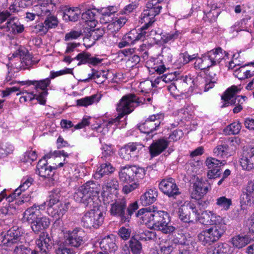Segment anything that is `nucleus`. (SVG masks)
<instances>
[{
	"instance_id": "14",
	"label": "nucleus",
	"mask_w": 254,
	"mask_h": 254,
	"mask_svg": "<svg viewBox=\"0 0 254 254\" xmlns=\"http://www.w3.org/2000/svg\"><path fill=\"white\" fill-rule=\"evenodd\" d=\"M210 186L205 180L198 178L190 187V196L195 199H201L208 192Z\"/></svg>"
},
{
	"instance_id": "23",
	"label": "nucleus",
	"mask_w": 254,
	"mask_h": 254,
	"mask_svg": "<svg viewBox=\"0 0 254 254\" xmlns=\"http://www.w3.org/2000/svg\"><path fill=\"white\" fill-rule=\"evenodd\" d=\"M100 248L107 253L115 252L118 248L115 243V237L113 235H108L102 239L100 243Z\"/></svg>"
},
{
	"instance_id": "62",
	"label": "nucleus",
	"mask_w": 254,
	"mask_h": 254,
	"mask_svg": "<svg viewBox=\"0 0 254 254\" xmlns=\"http://www.w3.org/2000/svg\"><path fill=\"white\" fill-rule=\"evenodd\" d=\"M139 186L138 182H135L132 184L126 185L122 189L123 192L125 194H128L138 188Z\"/></svg>"
},
{
	"instance_id": "45",
	"label": "nucleus",
	"mask_w": 254,
	"mask_h": 254,
	"mask_svg": "<svg viewBox=\"0 0 254 254\" xmlns=\"http://www.w3.org/2000/svg\"><path fill=\"white\" fill-rule=\"evenodd\" d=\"M15 17L10 18L7 20V24H9L10 31L13 34H17L22 32L24 30V26L21 24L18 21H15Z\"/></svg>"
},
{
	"instance_id": "37",
	"label": "nucleus",
	"mask_w": 254,
	"mask_h": 254,
	"mask_svg": "<svg viewBox=\"0 0 254 254\" xmlns=\"http://www.w3.org/2000/svg\"><path fill=\"white\" fill-rule=\"evenodd\" d=\"M38 174L43 180H47L48 184H53L54 179L53 177L54 173L53 171L52 167L51 166H47L45 168H41L40 169L37 170Z\"/></svg>"
},
{
	"instance_id": "61",
	"label": "nucleus",
	"mask_w": 254,
	"mask_h": 254,
	"mask_svg": "<svg viewBox=\"0 0 254 254\" xmlns=\"http://www.w3.org/2000/svg\"><path fill=\"white\" fill-rule=\"evenodd\" d=\"M131 232V229L122 227L119 229L118 234L122 239L127 240L129 238Z\"/></svg>"
},
{
	"instance_id": "20",
	"label": "nucleus",
	"mask_w": 254,
	"mask_h": 254,
	"mask_svg": "<svg viewBox=\"0 0 254 254\" xmlns=\"http://www.w3.org/2000/svg\"><path fill=\"white\" fill-rule=\"evenodd\" d=\"M36 245L41 254H47L49 252L52 247V241L47 233L43 232L40 235L36 240Z\"/></svg>"
},
{
	"instance_id": "19",
	"label": "nucleus",
	"mask_w": 254,
	"mask_h": 254,
	"mask_svg": "<svg viewBox=\"0 0 254 254\" xmlns=\"http://www.w3.org/2000/svg\"><path fill=\"white\" fill-rule=\"evenodd\" d=\"M193 82L190 75L182 76L180 79L176 80L175 83L168 86V89L170 91H173L175 89H177V85H178V87L183 91H186L188 89L192 87L194 84Z\"/></svg>"
},
{
	"instance_id": "59",
	"label": "nucleus",
	"mask_w": 254,
	"mask_h": 254,
	"mask_svg": "<svg viewBox=\"0 0 254 254\" xmlns=\"http://www.w3.org/2000/svg\"><path fill=\"white\" fill-rule=\"evenodd\" d=\"M44 24L46 25L48 29L55 27L58 25L57 18L54 16H48L45 20Z\"/></svg>"
},
{
	"instance_id": "5",
	"label": "nucleus",
	"mask_w": 254,
	"mask_h": 254,
	"mask_svg": "<svg viewBox=\"0 0 254 254\" xmlns=\"http://www.w3.org/2000/svg\"><path fill=\"white\" fill-rule=\"evenodd\" d=\"M105 216L99 208H94L83 214L81 223L84 228L98 229L103 224Z\"/></svg>"
},
{
	"instance_id": "58",
	"label": "nucleus",
	"mask_w": 254,
	"mask_h": 254,
	"mask_svg": "<svg viewBox=\"0 0 254 254\" xmlns=\"http://www.w3.org/2000/svg\"><path fill=\"white\" fill-rule=\"evenodd\" d=\"M173 250V243L172 242H170L160 247L159 254H170Z\"/></svg>"
},
{
	"instance_id": "18",
	"label": "nucleus",
	"mask_w": 254,
	"mask_h": 254,
	"mask_svg": "<svg viewBox=\"0 0 254 254\" xmlns=\"http://www.w3.org/2000/svg\"><path fill=\"white\" fill-rule=\"evenodd\" d=\"M169 141L167 138H161L154 140L149 148L151 157H155L160 154L169 146Z\"/></svg>"
},
{
	"instance_id": "47",
	"label": "nucleus",
	"mask_w": 254,
	"mask_h": 254,
	"mask_svg": "<svg viewBox=\"0 0 254 254\" xmlns=\"http://www.w3.org/2000/svg\"><path fill=\"white\" fill-rule=\"evenodd\" d=\"M229 146L227 144H223L217 145L213 150L215 155L217 157L220 156L221 158H224L227 157L228 155Z\"/></svg>"
},
{
	"instance_id": "42",
	"label": "nucleus",
	"mask_w": 254,
	"mask_h": 254,
	"mask_svg": "<svg viewBox=\"0 0 254 254\" xmlns=\"http://www.w3.org/2000/svg\"><path fill=\"white\" fill-rule=\"evenodd\" d=\"M206 166L208 169H216L221 170V167L226 164L224 160H220L213 157H208L205 161Z\"/></svg>"
},
{
	"instance_id": "57",
	"label": "nucleus",
	"mask_w": 254,
	"mask_h": 254,
	"mask_svg": "<svg viewBox=\"0 0 254 254\" xmlns=\"http://www.w3.org/2000/svg\"><path fill=\"white\" fill-rule=\"evenodd\" d=\"M156 238V234L153 231L145 230L140 234L139 239L141 240L150 241Z\"/></svg>"
},
{
	"instance_id": "15",
	"label": "nucleus",
	"mask_w": 254,
	"mask_h": 254,
	"mask_svg": "<svg viewBox=\"0 0 254 254\" xmlns=\"http://www.w3.org/2000/svg\"><path fill=\"white\" fill-rule=\"evenodd\" d=\"M19 56L21 60V67L23 69H29L33 65L38 63V61H35L32 60V56L25 48H19L12 55V57Z\"/></svg>"
},
{
	"instance_id": "40",
	"label": "nucleus",
	"mask_w": 254,
	"mask_h": 254,
	"mask_svg": "<svg viewBox=\"0 0 254 254\" xmlns=\"http://www.w3.org/2000/svg\"><path fill=\"white\" fill-rule=\"evenodd\" d=\"M198 239L202 245L205 246L210 245L216 242V238H214L209 229L202 231L198 235Z\"/></svg>"
},
{
	"instance_id": "32",
	"label": "nucleus",
	"mask_w": 254,
	"mask_h": 254,
	"mask_svg": "<svg viewBox=\"0 0 254 254\" xmlns=\"http://www.w3.org/2000/svg\"><path fill=\"white\" fill-rule=\"evenodd\" d=\"M128 243V247L126 245L123 247L125 251L127 249L129 252V248L133 254H140L141 253L142 250L141 243L135 238L134 236L131 237Z\"/></svg>"
},
{
	"instance_id": "50",
	"label": "nucleus",
	"mask_w": 254,
	"mask_h": 254,
	"mask_svg": "<svg viewBox=\"0 0 254 254\" xmlns=\"http://www.w3.org/2000/svg\"><path fill=\"white\" fill-rule=\"evenodd\" d=\"M247 97L245 96H237L232 98L228 101H224L225 103L221 106V108H224L231 105H237L238 104H243Z\"/></svg>"
},
{
	"instance_id": "24",
	"label": "nucleus",
	"mask_w": 254,
	"mask_h": 254,
	"mask_svg": "<svg viewBox=\"0 0 254 254\" xmlns=\"http://www.w3.org/2000/svg\"><path fill=\"white\" fill-rule=\"evenodd\" d=\"M199 220L200 222L206 225H213L222 220V218L210 211H204L201 213Z\"/></svg>"
},
{
	"instance_id": "25",
	"label": "nucleus",
	"mask_w": 254,
	"mask_h": 254,
	"mask_svg": "<svg viewBox=\"0 0 254 254\" xmlns=\"http://www.w3.org/2000/svg\"><path fill=\"white\" fill-rule=\"evenodd\" d=\"M158 191L155 188L149 189L140 196V200L143 205H149L156 201Z\"/></svg>"
},
{
	"instance_id": "44",
	"label": "nucleus",
	"mask_w": 254,
	"mask_h": 254,
	"mask_svg": "<svg viewBox=\"0 0 254 254\" xmlns=\"http://www.w3.org/2000/svg\"><path fill=\"white\" fill-rule=\"evenodd\" d=\"M119 189V183L116 178H110L107 180L103 186L104 191L114 192Z\"/></svg>"
},
{
	"instance_id": "6",
	"label": "nucleus",
	"mask_w": 254,
	"mask_h": 254,
	"mask_svg": "<svg viewBox=\"0 0 254 254\" xmlns=\"http://www.w3.org/2000/svg\"><path fill=\"white\" fill-rule=\"evenodd\" d=\"M145 174L146 171L143 168L136 166L126 165L121 167L119 176L122 181L131 183L138 182L139 180L144 178Z\"/></svg>"
},
{
	"instance_id": "8",
	"label": "nucleus",
	"mask_w": 254,
	"mask_h": 254,
	"mask_svg": "<svg viewBox=\"0 0 254 254\" xmlns=\"http://www.w3.org/2000/svg\"><path fill=\"white\" fill-rule=\"evenodd\" d=\"M146 8L141 14V20L142 22L145 23V28H147L155 21L154 18L160 12L162 6L158 5V0H149Z\"/></svg>"
},
{
	"instance_id": "36",
	"label": "nucleus",
	"mask_w": 254,
	"mask_h": 254,
	"mask_svg": "<svg viewBox=\"0 0 254 254\" xmlns=\"http://www.w3.org/2000/svg\"><path fill=\"white\" fill-rule=\"evenodd\" d=\"M80 13V10L78 7L73 8L66 7L64 10L63 16L65 20L75 22L79 19Z\"/></svg>"
},
{
	"instance_id": "60",
	"label": "nucleus",
	"mask_w": 254,
	"mask_h": 254,
	"mask_svg": "<svg viewBox=\"0 0 254 254\" xmlns=\"http://www.w3.org/2000/svg\"><path fill=\"white\" fill-rule=\"evenodd\" d=\"M216 65L219 64L222 60L224 59L225 57H228V53H226L221 48H216Z\"/></svg>"
},
{
	"instance_id": "16",
	"label": "nucleus",
	"mask_w": 254,
	"mask_h": 254,
	"mask_svg": "<svg viewBox=\"0 0 254 254\" xmlns=\"http://www.w3.org/2000/svg\"><path fill=\"white\" fill-rule=\"evenodd\" d=\"M240 163L245 170L250 171L254 168V146L247 147L243 150Z\"/></svg>"
},
{
	"instance_id": "38",
	"label": "nucleus",
	"mask_w": 254,
	"mask_h": 254,
	"mask_svg": "<svg viewBox=\"0 0 254 254\" xmlns=\"http://www.w3.org/2000/svg\"><path fill=\"white\" fill-rule=\"evenodd\" d=\"M94 9H88L84 12L81 15L82 19L85 22H88V25L91 27L95 26L97 23V15Z\"/></svg>"
},
{
	"instance_id": "2",
	"label": "nucleus",
	"mask_w": 254,
	"mask_h": 254,
	"mask_svg": "<svg viewBox=\"0 0 254 254\" xmlns=\"http://www.w3.org/2000/svg\"><path fill=\"white\" fill-rule=\"evenodd\" d=\"M138 208L136 201L130 203L127 206V199L122 196L115 199L111 204L110 211L112 215L119 217L121 222L126 223L129 222L131 215Z\"/></svg>"
},
{
	"instance_id": "7",
	"label": "nucleus",
	"mask_w": 254,
	"mask_h": 254,
	"mask_svg": "<svg viewBox=\"0 0 254 254\" xmlns=\"http://www.w3.org/2000/svg\"><path fill=\"white\" fill-rule=\"evenodd\" d=\"M169 214L164 211H154L152 227L160 231L164 234H170L174 232L175 228L169 224Z\"/></svg>"
},
{
	"instance_id": "34",
	"label": "nucleus",
	"mask_w": 254,
	"mask_h": 254,
	"mask_svg": "<svg viewBox=\"0 0 254 254\" xmlns=\"http://www.w3.org/2000/svg\"><path fill=\"white\" fill-rule=\"evenodd\" d=\"M229 246L226 243H219L207 248V254H228Z\"/></svg>"
},
{
	"instance_id": "51",
	"label": "nucleus",
	"mask_w": 254,
	"mask_h": 254,
	"mask_svg": "<svg viewBox=\"0 0 254 254\" xmlns=\"http://www.w3.org/2000/svg\"><path fill=\"white\" fill-rule=\"evenodd\" d=\"M216 204L225 210H227L232 205V200L225 196H221L216 199Z\"/></svg>"
},
{
	"instance_id": "35",
	"label": "nucleus",
	"mask_w": 254,
	"mask_h": 254,
	"mask_svg": "<svg viewBox=\"0 0 254 254\" xmlns=\"http://www.w3.org/2000/svg\"><path fill=\"white\" fill-rule=\"evenodd\" d=\"M22 82L23 84L33 85L36 90L40 89L44 91H47V87L50 85L51 80L49 78H47L40 80H27Z\"/></svg>"
},
{
	"instance_id": "22",
	"label": "nucleus",
	"mask_w": 254,
	"mask_h": 254,
	"mask_svg": "<svg viewBox=\"0 0 254 254\" xmlns=\"http://www.w3.org/2000/svg\"><path fill=\"white\" fill-rule=\"evenodd\" d=\"M50 222L48 218L41 215L34 221L31 222L32 231L35 234H38L47 229L50 225Z\"/></svg>"
},
{
	"instance_id": "52",
	"label": "nucleus",
	"mask_w": 254,
	"mask_h": 254,
	"mask_svg": "<svg viewBox=\"0 0 254 254\" xmlns=\"http://www.w3.org/2000/svg\"><path fill=\"white\" fill-rule=\"evenodd\" d=\"M238 91L239 89L236 86H232L226 90L224 94L221 96V99L224 101H228L234 97Z\"/></svg>"
},
{
	"instance_id": "4",
	"label": "nucleus",
	"mask_w": 254,
	"mask_h": 254,
	"mask_svg": "<svg viewBox=\"0 0 254 254\" xmlns=\"http://www.w3.org/2000/svg\"><path fill=\"white\" fill-rule=\"evenodd\" d=\"M23 240V235L19 229H10L4 236L2 242L3 244L7 246L17 244L13 250V254H39L35 250H31L22 244L19 245V243H22Z\"/></svg>"
},
{
	"instance_id": "55",
	"label": "nucleus",
	"mask_w": 254,
	"mask_h": 254,
	"mask_svg": "<svg viewBox=\"0 0 254 254\" xmlns=\"http://www.w3.org/2000/svg\"><path fill=\"white\" fill-rule=\"evenodd\" d=\"M242 126L239 122H235L227 127L226 129L229 130V134H237L240 132Z\"/></svg>"
},
{
	"instance_id": "30",
	"label": "nucleus",
	"mask_w": 254,
	"mask_h": 254,
	"mask_svg": "<svg viewBox=\"0 0 254 254\" xmlns=\"http://www.w3.org/2000/svg\"><path fill=\"white\" fill-rule=\"evenodd\" d=\"M115 171V168L110 163L106 162L102 164L94 174V178L100 179L102 177L113 173Z\"/></svg>"
},
{
	"instance_id": "12",
	"label": "nucleus",
	"mask_w": 254,
	"mask_h": 254,
	"mask_svg": "<svg viewBox=\"0 0 254 254\" xmlns=\"http://www.w3.org/2000/svg\"><path fill=\"white\" fill-rule=\"evenodd\" d=\"M144 147V145L139 143H128L120 149L119 155L122 158L126 160H129L136 157Z\"/></svg>"
},
{
	"instance_id": "13",
	"label": "nucleus",
	"mask_w": 254,
	"mask_h": 254,
	"mask_svg": "<svg viewBox=\"0 0 254 254\" xmlns=\"http://www.w3.org/2000/svg\"><path fill=\"white\" fill-rule=\"evenodd\" d=\"M159 189L169 197L175 198L181 193L175 180L172 178L163 179L159 184Z\"/></svg>"
},
{
	"instance_id": "48",
	"label": "nucleus",
	"mask_w": 254,
	"mask_h": 254,
	"mask_svg": "<svg viewBox=\"0 0 254 254\" xmlns=\"http://www.w3.org/2000/svg\"><path fill=\"white\" fill-rule=\"evenodd\" d=\"M61 197L60 190L58 189L54 190L50 192L49 195V200L48 203V206L49 207H52L55 204L59 202L60 198Z\"/></svg>"
},
{
	"instance_id": "54",
	"label": "nucleus",
	"mask_w": 254,
	"mask_h": 254,
	"mask_svg": "<svg viewBox=\"0 0 254 254\" xmlns=\"http://www.w3.org/2000/svg\"><path fill=\"white\" fill-rule=\"evenodd\" d=\"M90 56V54L87 52H83L79 53L75 57V59L79 61L77 65L88 64Z\"/></svg>"
},
{
	"instance_id": "43",
	"label": "nucleus",
	"mask_w": 254,
	"mask_h": 254,
	"mask_svg": "<svg viewBox=\"0 0 254 254\" xmlns=\"http://www.w3.org/2000/svg\"><path fill=\"white\" fill-rule=\"evenodd\" d=\"M101 98V95L99 94H94L91 96L85 97L84 98L77 100V105L80 106H87L92 104L95 102H98Z\"/></svg>"
},
{
	"instance_id": "27",
	"label": "nucleus",
	"mask_w": 254,
	"mask_h": 254,
	"mask_svg": "<svg viewBox=\"0 0 254 254\" xmlns=\"http://www.w3.org/2000/svg\"><path fill=\"white\" fill-rule=\"evenodd\" d=\"M145 27L143 26L140 28L139 33H138L136 30H132L128 33L125 35L126 39H127L130 44H133L134 42L139 40H143L146 36V32Z\"/></svg>"
},
{
	"instance_id": "1",
	"label": "nucleus",
	"mask_w": 254,
	"mask_h": 254,
	"mask_svg": "<svg viewBox=\"0 0 254 254\" xmlns=\"http://www.w3.org/2000/svg\"><path fill=\"white\" fill-rule=\"evenodd\" d=\"M145 103V99L139 98L134 94H128L123 96L117 106V111L120 114L117 118L109 120L107 126L117 125L125 115L130 114L133 111L135 107Z\"/></svg>"
},
{
	"instance_id": "41",
	"label": "nucleus",
	"mask_w": 254,
	"mask_h": 254,
	"mask_svg": "<svg viewBox=\"0 0 254 254\" xmlns=\"http://www.w3.org/2000/svg\"><path fill=\"white\" fill-rule=\"evenodd\" d=\"M231 242L234 247L241 249L249 244L250 240L246 235H239L232 238Z\"/></svg>"
},
{
	"instance_id": "56",
	"label": "nucleus",
	"mask_w": 254,
	"mask_h": 254,
	"mask_svg": "<svg viewBox=\"0 0 254 254\" xmlns=\"http://www.w3.org/2000/svg\"><path fill=\"white\" fill-rule=\"evenodd\" d=\"M82 35L81 30L75 31L71 30L69 32L65 34L64 36V40L69 41L77 39Z\"/></svg>"
},
{
	"instance_id": "17",
	"label": "nucleus",
	"mask_w": 254,
	"mask_h": 254,
	"mask_svg": "<svg viewBox=\"0 0 254 254\" xmlns=\"http://www.w3.org/2000/svg\"><path fill=\"white\" fill-rule=\"evenodd\" d=\"M84 232L81 229L68 231L66 236V243L72 247H79L84 243Z\"/></svg>"
},
{
	"instance_id": "26",
	"label": "nucleus",
	"mask_w": 254,
	"mask_h": 254,
	"mask_svg": "<svg viewBox=\"0 0 254 254\" xmlns=\"http://www.w3.org/2000/svg\"><path fill=\"white\" fill-rule=\"evenodd\" d=\"M148 208H142L139 210L136 216L140 220L141 223L152 226L154 211H151Z\"/></svg>"
},
{
	"instance_id": "10",
	"label": "nucleus",
	"mask_w": 254,
	"mask_h": 254,
	"mask_svg": "<svg viewBox=\"0 0 254 254\" xmlns=\"http://www.w3.org/2000/svg\"><path fill=\"white\" fill-rule=\"evenodd\" d=\"M199 214L195 205L191 202L187 203L179 209V216L180 220L185 223H194L199 218Z\"/></svg>"
},
{
	"instance_id": "49",
	"label": "nucleus",
	"mask_w": 254,
	"mask_h": 254,
	"mask_svg": "<svg viewBox=\"0 0 254 254\" xmlns=\"http://www.w3.org/2000/svg\"><path fill=\"white\" fill-rule=\"evenodd\" d=\"M180 34V33L178 31L166 33L162 36L161 41L163 44L172 42L179 38Z\"/></svg>"
},
{
	"instance_id": "64",
	"label": "nucleus",
	"mask_w": 254,
	"mask_h": 254,
	"mask_svg": "<svg viewBox=\"0 0 254 254\" xmlns=\"http://www.w3.org/2000/svg\"><path fill=\"white\" fill-rule=\"evenodd\" d=\"M192 251L191 245L187 244H181L179 247V254H190Z\"/></svg>"
},
{
	"instance_id": "3",
	"label": "nucleus",
	"mask_w": 254,
	"mask_h": 254,
	"mask_svg": "<svg viewBox=\"0 0 254 254\" xmlns=\"http://www.w3.org/2000/svg\"><path fill=\"white\" fill-rule=\"evenodd\" d=\"M100 191L99 184L89 181L80 187L74 194V199L76 201L83 203L86 206L93 205L94 199L97 197Z\"/></svg>"
},
{
	"instance_id": "29",
	"label": "nucleus",
	"mask_w": 254,
	"mask_h": 254,
	"mask_svg": "<svg viewBox=\"0 0 254 254\" xmlns=\"http://www.w3.org/2000/svg\"><path fill=\"white\" fill-rule=\"evenodd\" d=\"M208 229L213 238H216V242L225 233L226 230V226L225 223L221 220L213 225V226Z\"/></svg>"
},
{
	"instance_id": "28",
	"label": "nucleus",
	"mask_w": 254,
	"mask_h": 254,
	"mask_svg": "<svg viewBox=\"0 0 254 254\" xmlns=\"http://www.w3.org/2000/svg\"><path fill=\"white\" fill-rule=\"evenodd\" d=\"M208 229L213 238H216V242L225 233L226 230V226L225 223L221 220L213 225V226Z\"/></svg>"
},
{
	"instance_id": "63",
	"label": "nucleus",
	"mask_w": 254,
	"mask_h": 254,
	"mask_svg": "<svg viewBox=\"0 0 254 254\" xmlns=\"http://www.w3.org/2000/svg\"><path fill=\"white\" fill-rule=\"evenodd\" d=\"M33 31L37 34H45L48 31V28L46 25H44L43 23H40L34 27Z\"/></svg>"
},
{
	"instance_id": "11",
	"label": "nucleus",
	"mask_w": 254,
	"mask_h": 254,
	"mask_svg": "<svg viewBox=\"0 0 254 254\" xmlns=\"http://www.w3.org/2000/svg\"><path fill=\"white\" fill-rule=\"evenodd\" d=\"M163 118L164 115L162 114L151 115L144 123L140 124L138 127L141 132L149 134L157 129Z\"/></svg>"
},
{
	"instance_id": "21",
	"label": "nucleus",
	"mask_w": 254,
	"mask_h": 254,
	"mask_svg": "<svg viewBox=\"0 0 254 254\" xmlns=\"http://www.w3.org/2000/svg\"><path fill=\"white\" fill-rule=\"evenodd\" d=\"M45 208V204L41 205H34L29 207L23 213V219L31 223L41 215L40 209Z\"/></svg>"
},
{
	"instance_id": "31",
	"label": "nucleus",
	"mask_w": 254,
	"mask_h": 254,
	"mask_svg": "<svg viewBox=\"0 0 254 254\" xmlns=\"http://www.w3.org/2000/svg\"><path fill=\"white\" fill-rule=\"evenodd\" d=\"M242 198L245 203L254 202V182H249L242 194Z\"/></svg>"
},
{
	"instance_id": "53",
	"label": "nucleus",
	"mask_w": 254,
	"mask_h": 254,
	"mask_svg": "<svg viewBox=\"0 0 254 254\" xmlns=\"http://www.w3.org/2000/svg\"><path fill=\"white\" fill-rule=\"evenodd\" d=\"M154 84L150 80L147 79L140 83L139 88L140 92L142 93H148L154 86Z\"/></svg>"
},
{
	"instance_id": "33",
	"label": "nucleus",
	"mask_w": 254,
	"mask_h": 254,
	"mask_svg": "<svg viewBox=\"0 0 254 254\" xmlns=\"http://www.w3.org/2000/svg\"><path fill=\"white\" fill-rule=\"evenodd\" d=\"M248 65L245 64L236 69L234 73L235 76L240 80H244L254 75V70L248 69Z\"/></svg>"
},
{
	"instance_id": "9",
	"label": "nucleus",
	"mask_w": 254,
	"mask_h": 254,
	"mask_svg": "<svg viewBox=\"0 0 254 254\" xmlns=\"http://www.w3.org/2000/svg\"><path fill=\"white\" fill-rule=\"evenodd\" d=\"M33 182V179L30 177L26 179H23L22 180V184L20 185L19 187L16 189L14 192L6 197V200L10 202L15 200V203L18 205L24 202H28L30 200V197L28 194H23L21 197L19 199L16 198V197L19 196L23 191L27 190L32 184Z\"/></svg>"
},
{
	"instance_id": "46",
	"label": "nucleus",
	"mask_w": 254,
	"mask_h": 254,
	"mask_svg": "<svg viewBox=\"0 0 254 254\" xmlns=\"http://www.w3.org/2000/svg\"><path fill=\"white\" fill-rule=\"evenodd\" d=\"M69 203H60L54 208V211L52 212V215L57 216L58 218H61L67 211Z\"/></svg>"
},
{
	"instance_id": "39",
	"label": "nucleus",
	"mask_w": 254,
	"mask_h": 254,
	"mask_svg": "<svg viewBox=\"0 0 254 254\" xmlns=\"http://www.w3.org/2000/svg\"><path fill=\"white\" fill-rule=\"evenodd\" d=\"M214 65L206 54L203 55L201 58L197 59L194 63L195 67L200 70H204Z\"/></svg>"
}]
</instances>
